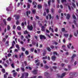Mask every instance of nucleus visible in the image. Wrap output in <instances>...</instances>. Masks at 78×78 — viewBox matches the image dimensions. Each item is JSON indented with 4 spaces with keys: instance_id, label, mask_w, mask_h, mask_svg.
<instances>
[{
    "instance_id": "3c124183",
    "label": "nucleus",
    "mask_w": 78,
    "mask_h": 78,
    "mask_svg": "<svg viewBox=\"0 0 78 78\" xmlns=\"http://www.w3.org/2000/svg\"><path fill=\"white\" fill-rule=\"evenodd\" d=\"M13 29H14V30H15V29H16V26H15V25H14L13 26Z\"/></svg>"
},
{
    "instance_id": "b1692460",
    "label": "nucleus",
    "mask_w": 78,
    "mask_h": 78,
    "mask_svg": "<svg viewBox=\"0 0 78 78\" xmlns=\"http://www.w3.org/2000/svg\"><path fill=\"white\" fill-rule=\"evenodd\" d=\"M72 45V44L69 43V45H67V47L69 48H70V47L71 46V45Z\"/></svg>"
},
{
    "instance_id": "79ce46f5",
    "label": "nucleus",
    "mask_w": 78,
    "mask_h": 78,
    "mask_svg": "<svg viewBox=\"0 0 78 78\" xmlns=\"http://www.w3.org/2000/svg\"><path fill=\"white\" fill-rule=\"evenodd\" d=\"M16 75H17V73H13L14 76L15 77L16 76Z\"/></svg>"
},
{
    "instance_id": "774afa93",
    "label": "nucleus",
    "mask_w": 78,
    "mask_h": 78,
    "mask_svg": "<svg viewBox=\"0 0 78 78\" xmlns=\"http://www.w3.org/2000/svg\"><path fill=\"white\" fill-rule=\"evenodd\" d=\"M37 77L36 76H35L34 77H31L29 78H36Z\"/></svg>"
},
{
    "instance_id": "5fc2aeb1",
    "label": "nucleus",
    "mask_w": 78,
    "mask_h": 78,
    "mask_svg": "<svg viewBox=\"0 0 78 78\" xmlns=\"http://www.w3.org/2000/svg\"><path fill=\"white\" fill-rule=\"evenodd\" d=\"M25 54H26V55H28V51H26Z\"/></svg>"
},
{
    "instance_id": "09e8293b",
    "label": "nucleus",
    "mask_w": 78,
    "mask_h": 78,
    "mask_svg": "<svg viewBox=\"0 0 78 78\" xmlns=\"http://www.w3.org/2000/svg\"><path fill=\"white\" fill-rule=\"evenodd\" d=\"M27 7L28 8H30V4H28L27 5Z\"/></svg>"
},
{
    "instance_id": "a878e982",
    "label": "nucleus",
    "mask_w": 78,
    "mask_h": 78,
    "mask_svg": "<svg viewBox=\"0 0 78 78\" xmlns=\"http://www.w3.org/2000/svg\"><path fill=\"white\" fill-rule=\"evenodd\" d=\"M47 49L48 51H50L51 50V49H50V48H49V47H48L47 48Z\"/></svg>"
},
{
    "instance_id": "f8f14e48",
    "label": "nucleus",
    "mask_w": 78,
    "mask_h": 78,
    "mask_svg": "<svg viewBox=\"0 0 78 78\" xmlns=\"http://www.w3.org/2000/svg\"><path fill=\"white\" fill-rule=\"evenodd\" d=\"M62 48L65 51H66V46L65 45H63L62 46Z\"/></svg>"
},
{
    "instance_id": "ea45409f",
    "label": "nucleus",
    "mask_w": 78,
    "mask_h": 78,
    "mask_svg": "<svg viewBox=\"0 0 78 78\" xmlns=\"http://www.w3.org/2000/svg\"><path fill=\"white\" fill-rule=\"evenodd\" d=\"M53 54H54V55H58V53H57V52H56V51H55V52H53Z\"/></svg>"
},
{
    "instance_id": "864d4df0",
    "label": "nucleus",
    "mask_w": 78,
    "mask_h": 78,
    "mask_svg": "<svg viewBox=\"0 0 78 78\" xmlns=\"http://www.w3.org/2000/svg\"><path fill=\"white\" fill-rule=\"evenodd\" d=\"M40 22H41V21H39L38 22V23H39V26H42V23H40Z\"/></svg>"
},
{
    "instance_id": "58836bf2",
    "label": "nucleus",
    "mask_w": 78,
    "mask_h": 78,
    "mask_svg": "<svg viewBox=\"0 0 78 78\" xmlns=\"http://www.w3.org/2000/svg\"><path fill=\"white\" fill-rule=\"evenodd\" d=\"M2 71L3 73H5V69H2Z\"/></svg>"
},
{
    "instance_id": "412c9836",
    "label": "nucleus",
    "mask_w": 78,
    "mask_h": 78,
    "mask_svg": "<svg viewBox=\"0 0 78 78\" xmlns=\"http://www.w3.org/2000/svg\"><path fill=\"white\" fill-rule=\"evenodd\" d=\"M28 31L27 30H26L25 31H24V34H28Z\"/></svg>"
},
{
    "instance_id": "2eb2a0df",
    "label": "nucleus",
    "mask_w": 78,
    "mask_h": 78,
    "mask_svg": "<svg viewBox=\"0 0 78 78\" xmlns=\"http://www.w3.org/2000/svg\"><path fill=\"white\" fill-rule=\"evenodd\" d=\"M45 28L44 27V26L42 27L41 30L43 31H45Z\"/></svg>"
},
{
    "instance_id": "4468645a",
    "label": "nucleus",
    "mask_w": 78,
    "mask_h": 78,
    "mask_svg": "<svg viewBox=\"0 0 78 78\" xmlns=\"http://www.w3.org/2000/svg\"><path fill=\"white\" fill-rule=\"evenodd\" d=\"M56 56H52V60H53V61H55V59H56Z\"/></svg>"
},
{
    "instance_id": "cd10ccee",
    "label": "nucleus",
    "mask_w": 78,
    "mask_h": 78,
    "mask_svg": "<svg viewBox=\"0 0 78 78\" xmlns=\"http://www.w3.org/2000/svg\"><path fill=\"white\" fill-rule=\"evenodd\" d=\"M3 22H4V24H5V25H6V20L4 19L3 20Z\"/></svg>"
},
{
    "instance_id": "f3484780",
    "label": "nucleus",
    "mask_w": 78,
    "mask_h": 78,
    "mask_svg": "<svg viewBox=\"0 0 78 78\" xmlns=\"http://www.w3.org/2000/svg\"><path fill=\"white\" fill-rule=\"evenodd\" d=\"M76 56V55L73 54V56L71 57V58L72 59H73V58H75V57Z\"/></svg>"
},
{
    "instance_id": "9d476101",
    "label": "nucleus",
    "mask_w": 78,
    "mask_h": 78,
    "mask_svg": "<svg viewBox=\"0 0 78 78\" xmlns=\"http://www.w3.org/2000/svg\"><path fill=\"white\" fill-rule=\"evenodd\" d=\"M64 36L65 37H66L67 38L69 36V34H64Z\"/></svg>"
},
{
    "instance_id": "0e129e2a",
    "label": "nucleus",
    "mask_w": 78,
    "mask_h": 78,
    "mask_svg": "<svg viewBox=\"0 0 78 78\" xmlns=\"http://www.w3.org/2000/svg\"><path fill=\"white\" fill-rule=\"evenodd\" d=\"M15 51L16 52H18V49H15Z\"/></svg>"
},
{
    "instance_id": "6e6d98bb",
    "label": "nucleus",
    "mask_w": 78,
    "mask_h": 78,
    "mask_svg": "<svg viewBox=\"0 0 78 78\" xmlns=\"http://www.w3.org/2000/svg\"><path fill=\"white\" fill-rule=\"evenodd\" d=\"M23 51H25V49L24 48L22 47L21 48Z\"/></svg>"
},
{
    "instance_id": "bb28decb",
    "label": "nucleus",
    "mask_w": 78,
    "mask_h": 78,
    "mask_svg": "<svg viewBox=\"0 0 78 78\" xmlns=\"http://www.w3.org/2000/svg\"><path fill=\"white\" fill-rule=\"evenodd\" d=\"M17 29L18 30H21V27H20V26H18L17 27Z\"/></svg>"
},
{
    "instance_id": "052dcab7",
    "label": "nucleus",
    "mask_w": 78,
    "mask_h": 78,
    "mask_svg": "<svg viewBox=\"0 0 78 78\" xmlns=\"http://www.w3.org/2000/svg\"><path fill=\"white\" fill-rule=\"evenodd\" d=\"M11 66L12 68H14V64H11Z\"/></svg>"
},
{
    "instance_id": "69168bd1",
    "label": "nucleus",
    "mask_w": 78,
    "mask_h": 78,
    "mask_svg": "<svg viewBox=\"0 0 78 78\" xmlns=\"http://www.w3.org/2000/svg\"><path fill=\"white\" fill-rule=\"evenodd\" d=\"M34 37L37 40V37L36 36H34Z\"/></svg>"
},
{
    "instance_id": "0eeeda50",
    "label": "nucleus",
    "mask_w": 78,
    "mask_h": 78,
    "mask_svg": "<svg viewBox=\"0 0 78 78\" xmlns=\"http://www.w3.org/2000/svg\"><path fill=\"white\" fill-rule=\"evenodd\" d=\"M64 5L65 6H68V8L69 10L70 11L71 10V8H70V6L69 5V4H64Z\"/></svg>"
},
{
    "instance_id": "7c9ffc66",
    "label": "nucleus",
    "mask_w": 78,
    "mask_h": 78,
    "mask_svg": "<svg viewBox=\"0 0 78 78\" xmlns=\"http://www.w3.org/2000/svg\"><path fill=\"white\" fill-rule=\"evenodd\" d=\"M51 29V31L52 33H53L54 32V31H53V29L51 28V27H49V30H50Z\"/></svg>"
},
{
    "instance_id": "4be33fe9",
    "label": "nucleus",
    "mask_w": 78,
    "mask_h": 78,
    "mask_svg": "<svg viewBox=\"0 0 78 78\" xmlns=\"http://www.w3.org/2000/svg\"><path fill=\"white\" fill-rule=\"evenodd\" d=\"M42 5H38V9H40L41 8H42Z\"/></svg>"
},
{
    "instance_id": "20e7f679",
    "label": "nucleus",
    "mask_w": 78,
    "mask_h": 78,
    "mask_svg": "<svg viewBox=\"0 0 78 78\" xmlns=\"http://www.w3.org/2000/svg\"><path fill=\"white\" fill-rule=\"evenodd\" d=\"M75 73H71L69 75L71 77H69V78H72L73 77V76H74V75H75Z\"/></svg>"
},
{
    "instance_id": "37998d69",
    "label": "nucleus",
    "mask_w": 78,
    "mask_h": 78,
    "mask_svg": "<svg viewBox=\"0 0 78 78\" xmlns=\"http://www.w3.org/2000/svg\"><path fill=\"white\" fill-rule=\"evenodd\" d=\"M26 14H27V16L28 17H30V16H28V11H27L26 12Z\"/></svg>"
},
{
    "instance_id": "bf43d9fd",
    "label": "nucleus",
    "mask_w": 78,
    "mask_h": 78,
    "mask_svg": "<svg viewBox=\"0 0 78 78\" xmlns=\"http://www.w3.org/2000/svg\"><path fill=\"white\" fill-rule=\"evenodd\" d=\"M23 53H22L21 54V55H20V58L21 56H23Z\"/></svg>"
},
{
    "instance_id": "a18cd8bd",
    "label": "nucleus",
    "mask_w": 78,
    "mask_h": 78,
    "mask_svg": "<svg viewBox=\"0 0 78 78\" xmlns=\"http://www.w3.org/2000/svg\"><path fill=\"white\" fill-rule=\"evenodd\" d=\"M23 38H24L23 36V35H21V39H22V40L23 39Z\"/></svg>"
},
{
    "instance_id": "4c0bfd02",
    "label": "nucleus",
    "mask_w": 78,
    "mask_h": 78,
    "mask_svg": "<svg viewBox=\"0 0 78 78\" xmlns=\"http://www.w3.org/2000/svg\"><path fill=\"white\" fill-rule=\"evenodd\" d=\"M44 68H45V69H48V66L47 65H45L44 66Z\"/></svg>"
},
{
    "instance_id": "680f3d73",
    "label": "nucleus",
    "mask_w": 78,
    "mask_h": 78,
    "mask_svg": "<svg viewBox=\"0 0 78 78\" xmlns=\"http://www.w3.org/2000/svg\"><path fill=\"white\" fill-rule=\"evenodd\" d=\"M6 41V38H4L3 39V42H5V41Z\"/></svg>"
},
{
    "instance_id": "a19ab883",
    "label": "nucleus",
    "mask_w": 78,
    "mask_h": 78,
    "mask_svg": "<svg viewBox=\"0 0 78 78\" xmlns=\"http://www.w3.org/2000/svg\"><path fill=\"white\" fill-rule=\"evenodd\" d=\"M46 54V51H45L44 52L43 54V56H45V55Z\"/></svg>"
},
{
    "instance_id": "e433bc0d",
    "label": "nucleus",
    "mask_w": 78,
    "mask_h": 78,
    "mask_svg": "<svg viewBox=\"0 0 78 78\" xmlns=\"http://www.w3.org/2000/svg\"><path fill=\"white\" fill-rule=\"evenodd\" d=\"M7 30H10V26L9 25L7 26Z\"/></svg>"
},
{
    "instance_id": "2f4dec72",
    "label": "nucleus",
    "mask_w": 78,
    "mask_h": 78,
    "mask_svg": "<svg viewBox=\"0 0 78 78\" xmlns=\"http://www.w3.org/2000/svg\"><path fill=\"white\" fill-rule=\"evenodd\" d=\"M73 19H76V16H75L73 14Z\"/></svg>"
},
{
    "instance_id": "338daca9",
    "label": "nucleus",
    "mask_w": 78,
    "mask_h": 78,
    "mask_svg": "<svg viewBox=\"0 0 78 78\" xmlns=\"http://www.w3.org/2000/svg\"><path fill=\"white\" fill-rule=\"evenodd\" d=\"M11 56V54H8V56L9 57V56Z\"/></svg>"
},
{
    "instance_id": "aec40b11",
    "label": "nucleus",
    "mask_w": 78,
    "mask_h": 78,
    "mask_svg": "<svg viewBox=\"0 0 78 78\" xmlns=\"http://www.w3.org/2000/svg\"><path fill=\"white\" fill-rule=\"evenodd\" d=\"M16 48H18V49L19 50H20V47H19V46L17 44L16 45Z\"/></svg>"
},
{
    "instance_id": "f03ea898",
    "label": "nucleus",
    "mask_w": 78,
    "mask_h": 78,
    "mask_svg": "<svg viewBox=\"0 0 78 78\" xmlns=\"http://www.w3.org/2000/svg\"><path fill=\"white\" fill-rule=\"evenodd\" d=\"M25 75L26 76H28V73H23L22 74L21 77L20 78H23Z\"/></svg>"
},
{
    "instance_id": "4d7b16f0",
    "label": "nucleus",
    "mask_w": 78,
    "mask_h": 78,
    "mask_svg": "<svg viewBox=\"0 0 78 78\" xmlns=\"http://www.w3.org/2000/svg\"><path fill=\"white\" fill-rule=\"evenodd\" d=\"M31 51L32 52H33V51H34V48H31Z\"/></svg>"
},
{
    "instance_id": "a211bd4d",
    "label": "nucleus",
    "mask_w": 78,
    "mask_h": 78,
    "mask_svg": "<svg viewBox=\"0 0 78 78\" xmlns=\"http://www.w3.org/2000/svg\"><path fill=\"white\" fill-rule=\"evenodd\" d=\"M14 45H16V43L15 42V41H13V42L12 43V47H14Z\"/></svg>"
},
{
    "instance_id": "49530a36",
    "label": "nucleus",
    "mask_w": 78,
    "mask_h": 78,
    "mask_svg": "<svg viewBox=\"0 0 78 78\" xmlns=\"http://www.w3.org/2000/svg\"><path fill=\"white\" fill-rule=\"evenodd\" d=\"M48 16H49L50 19H51V15L49 14V15H48Z\"/></svg>"
},
{
    "instance_id": "ddd939ff",
    "label": "nucleus",
    "mask_w": 78,
    "mask_h": 78,
    "mask_svg": "<svg viewBox=\"0 0 78 78\" xmlns=\"http://www.w3.org/2000/svg\"><path fill=\"white\" fill-rule=\"evenodd\" d=\"M8 75V73H6L4 75V78H7V75Z\"/></svg>"
},
{
    "instance_id": "c9c22d12",
    "label": "nucleus",
    "mask_w": 78,
    "mask_h": 78,
    "mask_svg": "<svg viewBox=\"0 0 78 78\" xmlns=\"http://www.w3.org/2000/svg\"><path fill=\"white\" fill-rule=\"evenodd\" d=\"M45 76H47L49 75V74L47 73H44Z\"/></svg>"
},
{
    "instance_id": "393cba45",
    "label": "nucleus",
    "mask_w": 78,
    "mask_h": 78,
    "mask_svg": "<svg viewBox=\"0 0 78 78\" xmlns=\"http://www.w3.org/2000/svg\"><path fill=\"white\" fill-rule=\"evenodd\" d=\"M20 23V22H19V20H17L16 22V25H19V24Z\"/></svg>"
},
{
    "instance_id": "f704fd0d",
    "label": "nucleus",
    "mask_w": 78,
    "mask_h": 78,
    "mask_svg": "<svg viewBox=\"0 0 78 78\" xmlns=\"http://www.w3.org/2000/svg\"><path fill=\"white\" fill-rule=\"evenodd\" d=\"M35 5H37V3H36V2H34H34H33V5H35Z\"/></svg>"
},
{
    "instance_id": "6e6552de",
    "label": "nucleus",
    "mask_w": 78,
    "mask_h": 78,
    "mask_svg": "<svg viewBox=\"0 0 78 78\" xmlns=\"http://www.w3.org/2000/svg\"><path fill=\"white\" fill-rule=\"evenodd\" d=\"M33 73L34 75L36 74L37 73V70H34L33 72Z\"/></svg>"
},
{
    "instance_id": "c03bdc74",
    "label": "nucleus",
    "mask_w": 78,
    "mask_h": 78,
    "mask_svg": "<svg viewBox=\"0 0 78 78\" xmlns=\"http://www.w3.org/2000/svg\"><path fill=\"white\" fill-rule=\"evenodd\" d=\"M21 69L22 71H23V72L25 71V69H24V68H21Z\"/></svg>"
},
{
    "instance_id": "7ed1b4c3",
    "label": "nucleus",
    "mask_w": 78,
    "mask_h": 78,
    "mask_svg": "<svg viewBox=\"0 0 78 78\" xmlns=\"http://www.w3.org/2000/svg\"><path fill=\"white\" fill-rule=\"evenodd\" d=\"M14 17H16V20H19V19L20 17V16L19 15H14Z\"/></svg>"
},
{
    "instance_id": "423d86ee",
    "label": "nucleus",
    "mask_w": 78,
    "mask_h": 78,
    "mask_svg": "<svg viewBox=\"0 0 78 78\" xmlns=\"http://www.w3.org/2000/svg\"><path fill=\"white\" fill-rule=\"evenodd\" d=\"M40 37L41 39H45V36L42 35L40 36Z\"/></svg>"
},
{
    "instance_id": "5701e85b",
    "label": "nucleus",
    "mask_w": 78,
    "mask_h": 78,
    "mask_svg": "<svg viewBox=\"0 0 78 78\" xmlns=\"http://www.w3.org/2000/svg\"><path fill=\"white\" fill-rule=\"evenodd\" d=\"M51 2V0L48 1V6H50V3Z\"/></svg>"
},
{
    "instance_id": "473e14b6",
    "label": "nucleus",
    "mask_w": 78,
    "mask_h": 78,
    "mask_svg": "<svg viewBox=\"0 0 78 78\" xmlns=\"http://www.w3.org/2000/svg\"><path fill=\"white\" fill-rule=\"evenodd\" d=\"M36 9H34L32 10V12L33 14H35V13L36 12Z\"/></svg>"
},
{
    "instance_id": "39448f33",
    "label": "nucleus",
    "mask_w": 78,
    "mask_h": 78,
    "mask_svg": "<svg viewBox=\"0 0 78 78\" xmlns=\"http://www.w3.org/2000/svg\"><path fill=\"white\" fill-rule=\"evenodd\" d=\"M66 75V73H64L62 74V75L60 76V78H63L64 76Z\"/></svg>"
},
{
    "instance_id": "72a5a7b5",
    "label": "nucleus",
    "mask_w": 78,
    "mask_h": 78,
    "mask_svg": "<svg viewBox=\"0 0 78 78\" xmlns=\"http://www.w3.org/2000/svg\"><path fill=\"white\" fill-rule=\"evenodd\" d=\"M11 20V17H9L7 19V20L8 21H10V20Z\"/></svg>"
},
{
    "instance_id": "603ef678",
    "label": "nucleus",
    "mask_w": 78,
    "mask_h": 78,
    "mask_svg": "<svg viewBox=\"0 0 78 78\" xmlns=\"http://www.w3.org/2000/svg\"><path fill=\"white\" fill-rule=\"evenodd\" d=\"M62 31H65V29L64 28H62Z\"/></svg>"
},
{
    "instance_id": "1a4fd4ad",
    "label": "nucleus",
    "mask_w": 78,
    "mask_h": 78,
    "mask_svg": "<svg viewBox=\"0 0 78 78\" xmlns=\"http://www.w3.org/2000/svg\"><path fill=\"white\" fill-rule=\"evenodd\" d=\"M12 10V9L10 7H9L8 8H7L6 9V11H11Z\"/></svg>"
},
{
    "instance_id": "de8ad7c7",
    "label": "nucleus",
    "mask_w": 78,
    "mask_h": 78,
    "mask_svg": "<svg viewBox=\"0 0 78 78\" xmlns=\"http://www.w3.org/2000/svg\"><path fill=\"white\" fill-rule=\"evenodd\" d=\"M34 23V27H36V23H35V22H33Z\"/></svg>"
},
{
    "instance_id": "c756f323",
    "label": "nucleus",
    "mask_w": 78,
    "mask_h": 78,
    "mask_svg": "<svg viewBox=\"0 0 78 78\" xmlns=\"http://www.w3.org/2000/svg\"><path fill=\"white\" fill-rule=\"evenodd\" d=\"M47 59V56L44 57H43L42 59Z\"/></svg>"
},
{
    "instance_id": "dca6fc26",
    "label": "nucleus",
    "mask_w": 78,
    "mask_h": 78,
    "mask_svg": "<svg viewBox=\"0 0 78 78\" xmlns=\"http://www.w3.org/2000/svg\"><path fill=\"white\" fill-rule=\"evenodd\" d=\"M53 44H55V45H58V43L57 42L55 41H53Z\"/></svg>"
},
{
    "instance_id": "6ab92c4d",
    "label": "nucleus",
    "mask_w": 78,
    "mask_h": 78,
    "mask_svg": "<svg viewBox=\"0 0 78 78\" xmlns=\"http://www.w3.org/2000/svg\"><path fill=\"white\" fill-rule=\"evenodd\" d=\"M61 2L62 3H66V0H61Z\"/></svg>"
},
{
    "instance_id": "e2e57ef3",
    "label": "nucleus",
    "mask_w": 78,
    "mask_h": 78,
    "mask_svg": "<svg viewBox=\"0 0 78 78\" xmlns=\"http://www.w3.org/2000/svg\"><path fill=\"white\" fill-rule=\"evenodd\" d=\"M52 67L53 69H56V68H57L56 66H53Z\"/></svg>"
},
{
    "instance_id": "8fccbe9b",
    "label": "nucleus",
    "mask_w": 78,
    "mask_h": 78,
    "mask_svg": "<svg viewBox=\"0 0 78 78\" xmlns=\"http://www.w3.org/2000/svg\"><path fill=\"white\" fill-rule=\"evenodd\" d=\"M72 5L73 6V7H74V8H75V4L74 3H72Z\"/></svg>"
},
{
    "instance_id": "c85d7f7f",
    "label": "nucleus",
    "mask_w": 78,
    "mask_h": 78,
    "mask_svg": "<svg viewBox=\"0 0 78 78\" xmlns=\"http://www.w3.org/2000/svg\"><path fill=\"white\" fill-rule=\"evenodd\" d=\"M21 25L23 27V28H24V23H23V22L22 23H21Z\"/></svg>"
},
{
    "instance_id": "13d9d810",
    "label": "nucleus",
    "mask_w": 78,
    "mask_h": 78,
    "mask_svg": "<svg viewBox=\"0 0 78 78\" xmlns=\"http://www.w3.org/2000/svg\"><path fill=\"white\" fill-rule=\"evenodd\" d=\"M46 35H47V36H48V37H49L50 38H51V37H50V35H49L48 34H46Z\"/></svg>"
},
{
    "instance_id": "9b49d317",
    "label": "nucleus",
    "mask_w": 78,
    "mask_h": 78,
    "mask_svg": "<svg viewBox=\"0 0 78 78\" xmlns=\"http://www.w3.org/2000/svg\"><path fill=\"white\" fill-rule=\"evenodd\" d=\"M70 15L69 14H68L66 16L67 19H70Z\"/></svg>"
},
{
    "instance_id": "f257e3e1",
    "label": "nucleus",
    "mask_w": 78,
    "mask_h": 78,
    "mask_svg": "<svg viewBox=\"0 0 78 78\" xmlns=\"http://www.w3.org/2000/svg\"><path fill=\"white\" fill-rule=\"evenodd\" d=\"M27 28L29 30H30V31H32L33 28V25H28Z\"/></svg>"
}]
</instances>
